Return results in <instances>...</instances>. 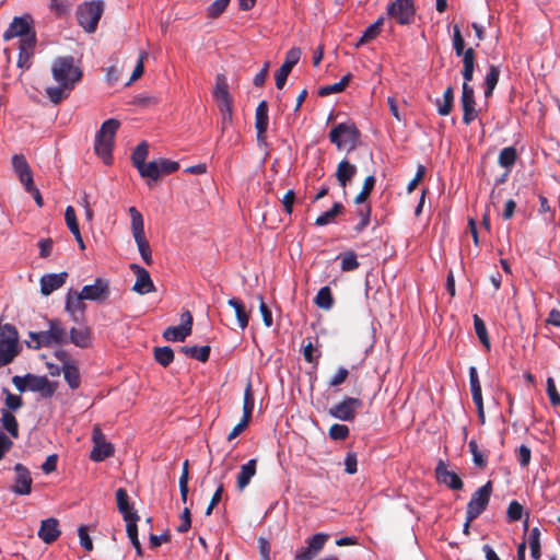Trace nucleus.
I'll return each instance as SVG.
<instances>
[{
  "label": "nucleus",
  "instance_id": "20e7f679",
  "mask_svg": "<svg viewBox=\"0 0 560 560\" xmlns=\"http://www.w3.org/2000/svg\"><path fill=\"white\" fill-rule=\"evenodd\" d=\"M128 211L131 218V232L138 250L143 261L150 266L153 262L152 250L144 234L143 217L135 207H130Z\"/></svg>",
  "mask_w": 560,
  "mask_h": 560
},
{
  "label": "nucleus",
  "instance_id": "6e6552de",
  "mask_svg": "<svg viewBox=\"0 0 560 560\" xmlns=\"http://www.w3.org/2000/svg\"><path fill=\"white\" fill-rule=\"evenodd\" d=\"M363 406L360 398L345 397L341 401L335 404L328 411L329 416L341 421H353L357 412Z\"/></svg>",
  "mask_w": 560,
  "mask_h": 560
},
{
  "label": "nucleus",
  "instance_id": "f8f14e48",
  "mask_svg": "<svg viewBox=\"0 0 560 560\" xmlns=\"http://www.w3.org/2000/svg\"><path fill=\"white\" fill-rule=\"evenodd\" d=\"M80 293L81 298H84V300L103 303L110 294L109 280L96 278L93 284L84 285Z\"/></svg>",
  "mask_w": 560,
  "mask_h": 560
},
{
  "label": "nucleus",
  "instance_id": "49530a36",
  "mask_svg": "<svg viewBox=\"0 0 560 560\" xmlns=\"http://www.w3.org/2000/svg\"><path fill=\"white\" fill-rule=\"evenodd\" d=\"M499 75H500L499 67L490 66L488 72H487L486 79H485V84H486L485 96L486 97H489L492 94L495 85L498 84Z\"/></svg>",
  "mask_w": 560,
  "mask_h": 560
},
{
  "label": "nucleus",
  "instance_id": "aec40b11",
  "mask_svg": "<svg viewBox=\"0 0 560 560\" xmlns=\"http://www.w3.org/2000/svg\"><path fill=\"white\" fill-rule=\"evenodd\" d=\"M67 278L68 272L66 271L44 275L39 280L40 293L46 296L51 294L66 283Z\"/></svg>",
  "mask_w": 560,
  "mask_h": 560
},
{
  "label": "nucleus",
  "instance_id": "6e6d98bb",
  "mask_svg": "<svg viewBox=\"0 0 560 560\" xmlns=\"http://www.w3.org/2000/svg\"><path fill=\"white\" fill-rule=\"evenodd\" d=\"M0 341L19 342V334L16 328L11 324L0 325Z\"/></svg>",
  "mask_w": 560,
  "mask_h": 560
},
{
  "label": "nucleus",
  "instance_id": "f257e3e1",
  "mask_svg": "<svg viewBox=\"0 0 560 560\" xmlns=\"http://www.w3.org/2000/svg\"><path fill=\"white\" fill-rule=\"evenodd\" d=\"M48 329L28 334L35 342L34 349L49 348L52 346H63L68 343V331L63 323L58 318L47 320Z\"/></svg>",
  "mask_w": 560,
  "mask_h": 560
},
{
  "label": "nucleus",
  "instance_id": "0eeeda50",
  "mask_svg": "<svg viewBox=\"0 0 560 560\" xmlns=\"http://www.w3.org/2000/svg\"><path fill=\"white\" fill-rule=\"evenodd\" d=\"M492 481H488L478 488L467 503L466 513H468V522L476 520L488 506L492 493Z\"/></svg>",
  "mask_w": 560,
  "mask_h": 560
},
{
  "label": "nucleus",
  "instance_id": "a18cd8bd",
  "mask_svg": "<svg viewBox=\"0 0 560 560\" xmlns=\"http://www.w3.org/2000/svg\"><path fill=\"white\" fill-rule=\"evenodd\" d=\"M469 384L474 401L483 400L478 372L475 366L469 368Z\"/></svg>",
  "mask_w": 560,
  "mask_h": 560
},
{
  "label": "nucleus",
  "instance_id": "69168bd1",
  "mask_svg": "<svg viewBox=\"0 0 560 560\" xmlns=\"http://www.w3.org/2000/svg\"><path fill=\"white\" fill-rule=\"evenodd\" d=\"M345 471L349 475H353L358 471V459L354 452H348L345 457Z\"/></svg>",
  "mask_w": 560,
  "mask_h": 560
},
{
  "label": "nucleus",
  "instance_id": "864d4df0",
  "mask_svg": "<svg viewBox=\"0 0 560 560\" xmlns=\"http://www.w3.org/2000/svg\"><path fill=\"white\" fill-rule=\"evenodd\" d=\"M71 89H72L71 86H63L60 84V86L48 88L47 95H48L50 102L58 104L67 98L69 91Z\"/></svg>",
  "mask_w": 560,
  "mask_h": 560
},
{
  "label": "nucleus",
  "instance_id": "338daca9",
  "mask_svg": "<svg viewBox=\"0 0 560 560\" xmlns=\"http://www.w3.org/2000/svg\"><path fill=\"white\" fill-rule=\"evenodd\" d=\"M315 348L313 347V343L311 340H308V342L306 345H304L303 347V357H304V360L308 363H314V364H318V358L320 357V353L318 352L316 355L314 354L315 353Z\"/></svg>",
  "mask_w": 560,
  "mask_h": 560
},
{
  "label": "nucleus",
  "instance_id": "13d9d810",
  "mask_svg": "<svg viewBox=\"0 0 560 560\" xmlns=\"http://www.w3.org/2000/svg\"><path fill=\"white\" fill-rule=\"evenodd\" d=\"M65 220L71 233L80 231L75 210L72 206H68L65 211Z\"/></svg>",
  "mask_w": 560,
  "mask_h": 560
},
{
  "label": "nucleus",
  "instance_id": "4468645a",
  "mask_svg": "<svg viewBox=\"0 0 560 560\" xmlns=\"http://www.w3.org/2000/svg\"><path fill=\"white\" fill-rule=\"evenodd\" d=\"M328 535L318 533L306 540V546L300 548L294 556L295 560H313L314 557L324 548Z\"/></svg>",
  "mask_w": 560,
  "mask_h": 560
},
{
  "label": "nucleus",
  "instance_id": "79ce46f5",
  "mask_svg": "<svg viewBox=\"0 0 560 560\" xmlns=\"http://www.w3.org/2000/svg\"><path fill=\"white\" fill-rule=\"evenodd\" d=\"M315 304L323 310H330L334 305V298L329 287H323L316 294Z\"/></svg>",
  "mask_w": 560,
  "mask_h": 560
},
{
  "label": "nucleus",
  "instance_id": "f704fd0d",
  "mask_svg": "<svg viewBox=\"0 0 560 560\" xmlns=\"http://www.w3.org/2000/svg\"><path fill=\"white\" fill-rule=\"evenodd\" d=\"M228 304L234 308L238 326L245 329L248 325L249 315L243 302L236 298H232L228 301Z\"/></svg>",
  "mask_w": 560,
  "mask_h": 560
},
{
  "label": "nucleus",
  "instance_id": "cd10ccee",
  "mask_svg": "<svg viewBox=\"0 0 560 560\" xmlns=\"http://www.w3.org/2000/svg\"><path fill=\"white\" fill-rule=\"evenodd\" d=\"M36 45V37L35 36H28L27 38H24L23 40H20V54H19V60L18 66L23 68L30 67V59L33 56L34 48Z\"/></svg>",
  "mask_w": 560,
  "mask_h": 560
},
{
  "label": "nucleus",
  "instance_id": "ea45409f",
  "mask_svg": "<svg viewBox=\"0 0 560 560\" xmlns=\"http://www.w3.org/2000/svg\"><path fill=\"white\" fill-rule=\"evenodd\" d=\"M154 360L163 368L168 366L174 361V351L171 347H155L153 350Z\"/></svg>",
  "mask_w": 560,
  "mask_h": 560
},
{
  "label": "nucleus",
  "instance_id": "412c9836",
  "mask_svg": "<svg viewBox=\"0 0 560 560\" xmlns=\"http://www.w3.org/2000/svg\"><path fill=\"white\" fill-rule=\"evenodd\" d=\"M269 125L268 107H256L255 128L260 148H267V129Z\"/></svg>",
  "mask_w": 560,
  "mask_h": 560
},
{
  "label": "nucleus",
  "instance_id": "37998d69",
  "mask_svg": "<svg viewBox=\"0 0 560 560\" xmlns=\"http://www.w3.org/2000/svg\"><path fill=\"white\" fill-rule=\"evenodd\" d=\"M340 259V268L342 271H353L359 268L360 264L358 261V256L354 252L348 250L345 253H341L337 257Z\"/></svg>",
  "mask_w": 560,
  "mask_h": 560
},
{
  "label": "nucleus",
  "instance_id": "bf43d9fd",
  "mask_svg": "<svg viewBox=\"0 0 560 560\" xmlns=\"http://www.w3.org/2000/svg\"><path fill=\"white\" fill-rule=\"evenodd\" d=\"M523 515V506L517 501H511L508 511L506 516L509 522H517L522 518Z\"/></svg>",
  "mask_w": 560,
  "mask_h": 560
},
{
  "label": "nucleus",
  "instance_id": "393cba45",
  "mask_svg": "<svg viewBox=\"0 0 560 560\" xmlns=\"http://www.w3.org/2000/svg\"><path fill=\"white\" fill-rule=\"evenodd\" d=\"M116 503L119 513L122 515L124 521L139 516L133 505L129 501V495L126 489L118 488L116 490Z\"/></svg>",
  "mask_w": 560,
  "mask_h": 560
},
{
  "label": "nucleus",
  "instance_id": "0e129e2a",
  "mask_svg": "<svg viewBox=\"0 0 560 560\" xmlns=\"http://www.w3.org/2000/svg\"><path fill=\"white\" fill-rule=\"evenodd\" d=\"M547 395L552 406H560V394L552 377L547 378Z\"/></svg>",
  "mask_w": 560,
  "mask_h": 560
},
{
  "label": "nucleus",
  "instance_id": "a211bd4d",
  "mask_svg": "<svg viewBox=\"0 0 560 560\" xmlns=\"http://www.w3.org/2000/svg\"><path fill=\"white\" fill-rule=\"evenodd\" d=\"M37 535L47 545L55 542L61 535L59 521L55 517L43 520Z\"/></svg>",
  "mask_w": 560,
  "mask_h": 560
},
{
  "label": "nucleus",
  "instance_id": "dca6fc26",
  "mask_svg": "<svg viewBox=\"0 0 560 560\" xmlns=\"http://www.w3.org/2000/svg\"><path fill=\"white\" fill-rule=\"evenodd\" d=\"M14 483L11 487L12 492L19 495H27L32 491L33 479L30 470L22 464L14 466Z\"/></svg>",
  "mask_w": 560,
  "mask_h": 560
},
{
  "label": "nucleus",
  "instance_id": "2eb2a0df",
  "mask_svg": "<svg viewBox=\"0 0 560 560\" xmlns=\"http://www.w3.org/2000/svg\"><path fill=\"white\" fill-rule=\"evenodd\" d=\"M130 269L136 276V282L132 290L140 295L155 292V285L151 279L149 271L138 264H131Z\"/></svg>",
  "mask_w": 560,
  "mask_h": 560
},
{
  "label": "nucleus",
  "instance_id": "c85d7f7f",
  "mask_svg": "<svg viewBox=\"0 0 560 560\" xmlns=\"http://www.w3.org/2000/svg\"><path fill=\"white\" fill-rule=\"evenodd\" d=\"M84 298H81V293H77L73 291H69L66 296V311L75 319V314L79 312L83 314L85 312L86 305L83 303Z\"/></svg>",
  "mask_w": 560,
  "mask_h": 560
},
{
  "label": "nucleus",
  "instance_id": "423d86ee",
  "mask_svg": "<svg viewBox=\"0 0 560 560\" xmlns=\"http://www.w3.org/2000/svg\"><path fill=\"white\" fill-rule=\"evenodd\" d=\"M104 11L102 1L85 2L77 9V20L88 33H94Z\"/></svg>",
  "mask_w": 560,
  "mask_h": 560
},
{
  "label": "nucleus",
  "instance_id": "4c0bfd02",
  "mask_svg": "<svg viewBox=\"0 0 560 560\" xmlns=\"http://www.w3.org/2000/svg\"><path fill=\"white\" fill-rule=\"evenodd\" d=\"M351 79H352V74L347 73L346 75L342 77V79L339 82L322 86L318 90V95L326 96V95H330L332 93H340L346 89V86L349 84Z\"/></svg>",
  "mask_w": 560,
  "mask_h": 560
},
{
  "label": "nucleus",
  "instance_id": "3c124183",
  "mask_svg": "<svg viewBox=\"0 0 560 560\" xmlns=\"http://www.w3.org/2000/svg\"><path fill=\"white\" fill-rule=\"evenodd\" d=\"M468 447L472 455L474 464L480 469H485L487 467V456L479 450L476 440H470Z\"/></svg>",
  "mask_w": 560,
  "mask_h": 560
},
{
  "label": "nucleus",
  "instance_id": "c756f323",
  "mask_svg": "<svg viewBox=\"0 0 560 560\" xmlns=\"http://www.w3.org/2000/svg\"><path fill=\"white\" fill-rule=\"evenodd\" d=\"M179 352L200 362H207L210 357L211 348L210 346H182L179 347Z\"/></svg>",
  "mask_w": 560,
  "mask_h": 560
},
{
  "label": "nucleus",
  "instance_id": "2f4dec72",
  "mask_svg": "<svg viewBox=\"0 0 560 560\" xmlns=\"http://www.w3.org/2000/svg\"><path fill=\"white\" fill-rule=\"evenodd\" d=\"M18 343L0 341V368L10 364L18 355Z\"/></svg>",
  "mask_w": 560,
  "mask_h": 560
},
{
  "label": "nucleus",
  "instance_id": "a878e982",
  "mask_svg": "<svg viewBox=\"0 0 560 560\" xmlns=\"http://www.w3.org/2000/svg\"><path fill=\"white\" fill-rule=\"evenodd\" d=\"M256 458H252L246 464L241 466V470L236 477V486L240 491H243L249 485L252 478L256 475Z\"/></svg>",
  "mask_w": 560,
  "mask_h": 560
},
{
  "label": "nucleus",
  "instance_id": "e433bc0d",
  "mask_svg": "<svg viewBox=\"0 0 560 560\" xmlns=\"http://www.w3.org/2000/svg\"><path fill=\"white\" fill-rule=\"evenodd\" d=\"M462 56H463V65H464L463 72H462L463 78L466 81H471L472 75H474V70H475V51L470 47V48L464 50V54Z\"/></svg>",
  "mask_w": 560,
  "mask_h": 560
},
{
  "label": "nucleus",
  "instance_id": "9b49d317",
  "mask_svg": "<svg viewBox=\"0 0 560 560\" xmlns=\"http://www.w3.org/2000/svg\"><path fill=\"white\" fill-rule=\"evenodd\" d=\"M31 23L32 19L30 15L15 16L3 33V39L8 42L14 37H20V40H23L28 36L36 37V33L32 30Z\"/></svg>",
  "mask_w": 560,
  "mask_h": 560
},
{
  "label": "nucleus",
  "instance_id": "c9c22d12",
  "mask_svg": "<svg viewBox=\"0 0 560 560\" xmlns=\"http://www.w3.org/2000/svg\"><path fill=\"white\" fill-rule=\"evenodd\" d=\"M3 428L8 431V433L14 438H19V423L16 418L9 411L3 409L1 411V419H0Z\"/></svg>",
  "mask_w": 560,
  "mask_h": 560
},
{
  "label": "nucleus",
  "instance_id": "680f3d73",
  "mask_svg": "<svg viewBox=\"0 0 560 560\" xmlns=\"http://www.w3.org/2000/svg\"><path fill=\"white\" fill-rule=\"evenodd\" d=\"M453 47L456 56H462L465 50V40L460 33L458 25H455L453 28Z\"/></svg>",
  "mask_w": 560,
  "mask_h": 560
},
{
  "label": "nucleus",
  "instance_id": "ddd939ff",
  "mask_svg": "<svg viewBox=\"0 0 560 560\" xmlns=\"http://www.w3.org/2000/svg\"><path fill=\"white\" fill-rule=\"evenodd\" d=\"M192 330V315L189 311L182 314V324L178 326H170L163 331V338L167 341H184L191 335Z\"/></svg>",
  "mask_w": 560,
  "mask_h": 560
},
{
  "label": "nucleus",
  "instance_id": "1a4fd4ad",
  "mask_svg": "<svg viewBox=\"0 0 560 560\" xmlns=\"http://www.w3.org/2000/svg\"><path fill=\"white\" fill-rule=\"evenodd\" d=\"M93 448L90 454V459L100 463L115 453L114 445L106 441L104 433L98 425H95L92 431Z\"/></svg>",
  "mask_w": 560,
  "mask_h": 560
},
{
  "label": "nucleus",
  "instance_id": "4d7b16f0",
  "mask_svg": "<svg viewBox=\"0 0 560 560\" xmlns=\"http://www.w3.org/2000/svg\"><path fill=\"white\" fill-rule=\"evenodd\" d=\"M231 0H214L207 9V16L210 19L219 18L226 9Z\"/></svg>",
  "mask_w": 560,
  "mask_h": 560
},
{
  "label": "nucleus",
  "instance_id": "8fccbe9b",
  "mask_svg": "<svg viewBox=\"0 0 560 560\" xmlns=\"http://www.w3.org/2000/svg\"><path fill=\"white\" fill-rule=\"evenodd\" d=\"M516 158V149L514 147H506L501 150L498 162L502 167L510 168L515 164Z\"/></svg>",
  "mask_w": 560,
  "mask_h": 560
},
{
  "label": "nucleus",
  "instance_id": "052dcab7",
  "mask_svg": "<svg viewBox=\"0 0 560 560\" xmlns=\"http://www.w3.org/2000/svg\"><path fill=\"white\" fill-rule=\"evenodd\" d=\"M160 175H168L179 168V163L167 159L158 160Z\"/></svg>",
  "mask_w": 560,
  "mask_h": 560
},
{
  "label": "nucleus",
  "instance_id": "9d476101",
  "mask_svg": "<svg viewBox=\"0 0 560 560\" xmlns=\"http://www.w3.org/2000/svg\"><path fill=\"white\" fill-rule=\"evenodd\" d=\"M387 14L400 25H409L415 20V3L412 0H395L388 5Z\"/></svg>",
  "mask_w": 560,
  "mask_h": 560
},
{
  "label": "nucleus",
  "instance_id": "72a5a7b5",
  "mask_svg": "<svg viewBox=\"0 0 560 560\" xmlns=\"http://www.w3.org/2000/svg\"><path fill=\"white\" fill-rule=\"evenodd\" d=\"M345 212V207L341 202H335L332 207L323 212L320 215L317 217L315 224L318 226H324L329 223H332L337 215Z\"/></svg>",
  "mask_w": 560,
  "mask_h": 560
},
{
  "label": "nucleus",
  "instance_id": "a19ab883",
  "mask_svg": "<svg viewBox=\"0 0 560 560\" xmlns=\"http://www.w3.org/2000/svg\"><path fill=\"white\" fill-rule=\"evenodd\" d=\"M140 176L142 178H145L147 180H159L161 175H160V172H159V164H158V161H151V162H145L144 164H142L140 166V168H137Z\"/></svg>",
  "mask_w": 560,
  "mask_h": 560
},
{
  "label": "nucleus",
  "instance_id": "e2e57ef3",
  "mask_svg": "<svg viewBox=\"0 0 560 560\" xmlns=\"http://www.w3.org/2000/svg\"><path fill=\"white\" fill-rule=\"evenodd\" d=\"M5 394V405L11 410H16L22 407L23 400L20 396L12 394L8 388L2 389Z\"/></svg>",
  "mask_w": 560,
  "mask_h": 560
},
{
  "label": "nucleus",
  "instance_id": "6ab92c4d",
  "mask_svg": "<svg viewBox=\"0 0 560 560\" xmlns=\"http://www.w3.org/2000/svg\"><path fill=\"white\" fill-rule=\"evenodd\" d=\"M12 167L24 187L34 182L31 166L23 154L12 156Z\"/></svg>",
  "mask_w": 560,
  "mask_h": 560
},
{
  "label": "nucleus",
  "instance_id": "5fc2aeb1",
  "mask_svg": "<svg viewBox=\"0 0 560 560\" xmlns=\"http://www.w3.org/2000/svg\"><path fill=\"white\" fill-rule=\"evenodd\" d=\"M349 428L346 424L334 423L328 431V435L335 441H345L349 436Z\"/></svg>",
  "mask_w": 560,
  "mask_h": 560
},
{
  "label": "nucleus",
  "instance_id": "603ef678",
  "mask_svg": "<svg viewBox=\"0 0 560 560\" xmlns=\"http://www.w3.org/2000/svg\"><path fill=\"white\" fill-rule=\"evenodd\" d=\"M528 542H529L532 558H534L536 560L539 559L541 552H540V530L538 527H534L530 530Z\"/></svg>",
  "mask_w": 560,
  "mask_h": 560
},
{
  "label": "nucleus",
  "instance_id": "f3484780",
  "mask_svg": "<svg viewBox=\"0 0 560 560\" xmlns=\"http://www.w3.org/2000/svg\"><path fill=\"white\" fill-rule=\"evenodd\" d=\"M27 389L31 392L40 393L42 397L50 398L57 390L58 384L49 382L46 376H38L34 374H26Z\"/></svg>",
  "mask_w": 560,
  "mask_h": 560
},
{
  "label": "nucleus",
  "instance_id": "c03bdc74",
  "mask_svg": "<svg viewBox=\"0 0 560 560\" xmlns=\"http://www.w3.org/2000/svg\"><path fill=\"white\" fill-rule=\"evenodd\" d=\"M148 155L149 144L147 143V141H141L131 154L132 165L136 168H140V166L145 163Z\"/></svg>",
  "mask_w": 560,
  "mask_h": 560
},
{
  "label": "nucleus",
  "instance_id": "7ed1b4c3",
  "mask_svg": "<svg viewBox=\"0 0 560 560\" xmlns=\"http://www.w3.org/2000/svg\"><path fill=\"white\" fill-rule=\"evenodd\" d=\"M54 79L63 86L73 88L80 81L82 72L78 66L74 65L72 56L57 58L51 67Z\"/></svg>",
  "mask_w": 560,
  "mask_h": 560
},
{
  "label": "nucleus",
  "instance_id": "09e8293b",
  "mask_svg": "<svg viewBox=\"0 0 560 560\" xmlns=\"http://www.w3.org/2000/svg\"><path fill=\"white\" fill-rule=\"evenodd\" d=\"M474 327L480 342L486 347L487 350H490V339L487 332L486 324L478 315H474Z\"/></svg>",
  "mask_w": 560,
  "mask_h": 560
},
{
  "label": "nucleus",
  "instance_id": "7c9ffc66",
  "mask_svg": "<svg viewBox=\"0 0 560 560\" xmlns=\"http://www.w3.org/2000/svg\"><path fill=\"white\" fill-rule=\"evenodd\" d=\"M63 378L71 389H78L81 386V374L78 362L62 366Z\"/></svg>",
  "mask_w": 560,
  "mask_h": 560
},
{
  "label": "nucleus",
  "instance_id": "39448f33",
  "mask_svg": "<svg viewBox=\"0 0 560 560\" xmlns=\"http://www.w3.org/2000/svg\"><path fill=\"white\" fill-rule=\"evenodd\" d=\"M360 132L354 124L340 122L336 125L329 132V140L338 150H347L350 152L357 147Z\"/></svg>",
  "mask_w": 560,
  "mask_h": 560
},
{
  "label": "nucleus",
  "instance_id": "5701e85b",
  "mask_svg": "<svg viewBox=\"0 0 560 560\" xmlns=\"http://www.w3.org/2000/svg\"><path fill=\"white\" fill-rule=\"evenodd\" d=\"M68 342L81 349L90 348L92 346V330L88 326L72 327L68 332Z\"/></svg>",
  "mask_w": 560,
  "mask_h": 560
},
{
  "label": "nucleus",
  "instance_id": "473e14b6",
  "mask_svg": "<svg viewBox=\"0 0 560 560\" xmlns=\"http://www.w3.org/2000/svg\"><path fill=\"white\" fill-rule=\"evenodd\" d=\"M383 24L384 18H378L374 23L368 26L362 33V36L359 38L358 43L355 44V47L358 48L375 39L380 35Z\"/></svg>",
  "mask_w": 560,
  "mask_h": 560
},
{
  "label": "nucleus",
  "instance_id": "de8ad7c7",
  "mask_svg": "<svg viewBox=\"0 0 560 560\" xmlns=\"http://www.w3.org/2000/svg\"><path fill=\"white\" fill-rule=\"evenodd\" d=\"M375 183H376L375 176L369 175L368 177H365L361 191L354 198V202L357 205H362L366 201V199L369 198V196L371 195V192L375 186Z\"/></svg>",
  "mask_w": 560,
  "mask_h": 560
},
{
  "label": "nucleus",
  "instance_id": "4be33fe9",
  "mask_svg": "<svg viewBox=\"0 0 560 560\" xmlns=\"http://www.w3.org/2000/svg\"><path fill=\"white\" fill-rule=\"evenodd\" d=\"M435 475L438 480L442 483H445L448 488L453 490L463 489L464 483L460 477L456 472L450 471L444 462H439L435 468Z\"/></svg>",
  "mask_w": 560,
  "mask_h": 560
},
{
  "label": "nucleus",
  "instance_id": "b1692460",
  "mask_svg": "<svg viewBox=\"0 0 560 560\" xmlns=\"http://www.w3.org/2000/svg\"><path fill=\"white\" fill-rule=\"evenodd\" d=\"M358 168L354 164H351L347 159L339 162L336 170V178L338 184L343 188L346 194V187L357 175Z\"/></svg>",
  "mask_w": 560,
  "mask_h": 560
},
{
  "label": "nucleus",
  "instance_id": "58836bf2",
  "mask_svg": "<svg viewBox=\"0 0 560 560\" xmlns=\"http://www.w3.org/2000/svg\"><path fill=\"white\" fill-rule=\"evenodd\" d=\"M372 208L369 203H362L355 210V214L360 218V222L353 228L357 233L364 231L370 224Z\"/></svg>",
  "mask_w": 560,
  "mask_h": 560
},
{
  "label": "nucleus",
  "instance_id": "bb28decb",
  "mask_svg": "<svg viewBox=\"0 0 560 560\" xmlns=\"http://www.w3.org/2000/svg\"><path fill=\"white\" fill-rule=\"evenodd\" d=\"M213 97L215 102L222 105H231L232 100L229 92L228 79L224 74H218L213 89Z\"/></svg>",
  "mask_w": 560,
  "mask_h": 560
},
{
  "label": "nucleus",
  "instance_id": "f03ea898",
  "mask_svg": "<svg viewBox=\"0 0 560 560\" xmlns=\"http://www.w3.org/2000/svg\"><path fill=\"white\" fill-rule=\"evenodd\" d=\"M119 126L120 122L117 119L109 118L102 124L101 129L96 132L94 150L106 165L112 164L115 135Z\"/></svg>",
  "mask_w": 560,
  "mask_h": 560
},
{
  "label": "nucleus",
  "instance_id": "774afa93",
  "mask_svg": "<svg viewBox=\"0 0 560 560\" xmlns=\"http://www.w3.org/2000/svg\"><path fill=\"white\" fill-rule=\"evenodd\" d=\"M50 9L58 15H65L70 11L71 3L63 0H50Z\"/></svg>",
  "mask_w": 560,
  "mask_h": 560
}]
</instances>
